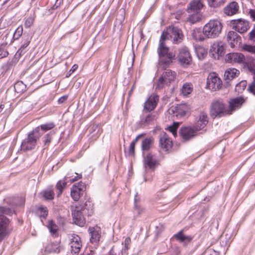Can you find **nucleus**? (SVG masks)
Here are the masks:
<instances>
[{
	"label": "nucleus",
	"mask_w": 255,
	"mask_h": 255,
	"mask_svg": "<svg viewBox=\"0 0 255 255\" xmlns=\"http://www.w3.org/2000/svg\"><path fill=\"white\" fill-rule=\"evenodd\" d=\"M93 204L89 200L76 206L72 210L73 221L75 224L83 227L86 223L85 216H89L93 213Z\"/></svg>",
	"instance_id": "f257e3e1"
},
{
	"label": "nucleus",
	"mask_w": 255,
	"mask_h": 255,
	"mask_svg": "<svg viewBox=\"0 0 255 255\" xmlns=\"http://www.w3.org/2000/svg\"><path fill=\"white\" fill-rule=\"evenodd\" d=\"M14 213L9 207L0 206V242L9 234L10 221L6 215L11 216Z\"/></svg>",
	"instance_id": "f03ea898"
},
{
	"label": "nucleus",
	"mask_w": 255,
	"mask_h": 255,
	"mask_svg": "<svg viewBox=\"0 0 255 255\" xmlns=\"http://www.w3.org/2000/svg\"><path fill=\"white\" fill-rule=\"evenodd\" d=\"M224 100L222 99L214 100L210 107L209 114L213 119L220 118L226 116H230Z\"/></svg>",
	"instance_id": "7ed1b4c3"
},
{
	"label": "nucleus",
	"mask_w": 255,
	"mask_h": 255,
	"mask_svg": "<svg viewBox=\"0 0 255 255\" xmlns=\"http://www.w3.org/2000/svg\"><path fill=\"white\" fill-rule=\"evenodd\" d=\"M157 53L159 59V64L163 68L168 67L175 59V54L172 52L169 51V48L163 42L159 43Z\"/></svg>",
	"instance_id": "20e7f679"
},
{
	"label": "nucleus",
	"mask_w": 255,
	"mask_h": 255,
	"mask_svg": "<svg viewBox=\"0 0 255 255\" xmlns=\"http://www.w3.org/2000/svg\"><path fill=\"white\" fill-rule=\"evenodd\" d=\"M42 135L40 132L39 128H35L33 130L29 132L27 136L21 142V149L24 151L31 150L35 147L37 140Z\"/></svg>",
	"instance_id": "39448f33"
},
{
	"label": "nucleus",
	"mask_w": 255,
	"mask_h": 255,
	"mask_svg": "<svg viewBox=\"0 0 255 255\" xmlns=\"http://www.w3.org/2000/svg\"><path fill=\"white\" fill-rule=\"evenodd\" d=\"M223 25L220 20H211L203 27V32L206 38H215L221 33Z\"/></svg>",
	"instance_id": "423d86ee"
},
{
	"label": "nucleus",
	"mask_w": 255,
	"mask_h": 255,
	"mask_svg": "<svg viewBox=\"0 0 255 255\" xmlns=\"http://www.w3.org/2000/svg\"><path fill=\"white\" fill-rule=\"evenodd\" d=\"M176 75L174 71L169 69L163 72L156 82L155 90H160L165 86H169L174 81Z\"/></svg>",
	"instance_id": "0eeeda50"
},
{
	"label": "nucleus",
	"mask_w": 255,
	"mask_h": 255,
	"mask_svg": "<svg viewBox=\"0 0 255 255\" xmlns=\"http://www.w3.org/2000/svg\"><path fill=\"white\" fill-rule=\"evenodd\" d=\"M177 57L180 65L184 68H187L192 62L191 55L186 47H182L179 50Z\"/></svg>",
	"instance_id": "6e6552de"
},
{
	"label": "nucleus",
	"mask_w": 255,
	"mask_h": 255,
	"mask_svg": "<svg viewBox=\"0 0 255 255\" xmlns=\"http://www.w3.org/2000/svg\"><path fill=\"white\" fill-rule=\"evenodd\" d=\"M197 132L194 127H182L179 130V134L184 141H187L195 137Z\"/></svg>",
	"instance_id": "1a4fd4ad"
},
{
	"label": "nucleus",
	"mask_w": 255,
	"mask_h": 255,
	"mask_svg": "<svg viewBox=\"0 0 255 255\" xmlns=\"http://www.w3.org/2000/svg\"><path fill=\"white\" fill-rule=\"evenodd\" d=\"M222 86L221 79L215 73L210 74L207 79V88L215 91L219 90Z\"/></svg>",
	"instance_id": "9d476101"
},
{
	"label": "nucleus",
	"mask_w": 255,
	"mask_h": 255,
	"mask_svg": "<svg viewBox=\"0 0 255 255\" xmlns=\"http://www.w3.org/2000/svg\"><path fill=\"white\" fill-rule=\"evenodd\" d=\"M231 24L233 29L241 33L246 32L250 28L249 21L243 18L232 20Z\"/></svg>",
	"instance_id": "9b49d317"
},
{
	"label": "nucleus",
	"mask_w": 255,
	"mask_h": 255,
	"mask_svg": "<svg viewBox=\"0 0 255 255\" xmlns=\"http://www.w3.org/2000/svg\"><path fill=\"white\" fill-rule=\"evenodd\" d=\"M85 189L86 185L82 182H79L74 184L71 189V197L74 201H78L81 196L83 194Z\"/></svg>",
	"instance_id": "f8f14e48"
},
{
	"label": "nucleus",
	"mask_w": 255,
	"mask_h": 255,
	"mask_svg": "<svg viewBox=\"0 0 255 255\" xmlns=\"http://www.w3.org/2000/svg\"><path fill=\"white\" fill-rule=\"evenodd\" d=\"M184 35L182 30L177 27H169V37L174 44L181 43L184 39Z\"/></svg>",
	"instance_id": "ddd939ff"
},
{
	"label": "nucleus",
	"mask_w": 255,
	"mask_h": 255,
	"mask_svg": "<svg viewBox=\"0 0 255 255\" xmlns=\"http://www.w3.org/2000/svg\"><path fill=\"white\" fill-rule=\"evenodd\" d=\"M245 103V99L242 96L230 99L228 107L229 115H232L237 110L240 109Z\"/></svg>",
	"instance_id": "4468645a"
},
{
	"label": "nucleus",
	"mask_w": 255,
	"mask_h": 255,
	"mask_svg": "<svg viewBox=\"0 0 255 255\" xmlns=\"http://www.w3.org/2000/svg\"><path fill=\"white\" fill-rule=\"evenodd\" d=\"M158 101V95L155 94L151 95L144 103L143 111L147 112L153 111L156 108Z\"/></svg>",
	"instance_id": "2eb2a0df"
},
{
	"label": "nucleus",
	"mask_w": 255,
	"mask_h": 255,
	"mask_svg": "<svg viewBox=\"0 0 255 255\" xmlns=\"http://www.w3.org/2000/svg\"><path fill=\"white\" fill-rule=\"evenodd\" d=\"M69 245L71 248V253L73 255L78 254L82 246V242L80 237L77 235H74L70 239Z\"/></svg>",
	"instance_id": "dca6fc26"
},
{
	"label": "nucleus",
	"mask_w": 255,
	"mask_h": 255,
	"mask_svg": "<svg viewBox=\"0 0 255 255\" xmlns=\"http://www.w3.org/2000/svg\"><path fill=\"white\" fill-rule=\"evenodd\" d=\"M143 166L145 168H148L151 170H154L158 164V162L155 155L148 153L143 158Z\"/></svg>",
	"instance_id": "f3484780"
},
{
	"label": "nucleus",
	"mask_w": 255,
	"mask_h": 255,
	"mask_svg": "<svg viewBox=\"0 0 255 255\" xmlns=\"http://www.w3.org/2000/svg\"><path fill=\"white\" fill-rule=\"evenodd\" d=\"M208 123V117L207 114L202 112L200 113L198 120L194 127L198 131L203 129Z\"/></svg>",
	"instance_id": "a211bd4d"
},
{
	"label": "nucleus",
	"mask_w": 255,
	"mask_h": 255,
	"mask_svg": "<svg viewBox=\"0 0 255 255\" xmlns=\"http://www.w3.org/2000/svg\"><path fill=\"white\" fill-rule=\"evenodd\" d=\"M245 59V56L240 53H230L226 56V61L230 63H241Z\"/></svg>",
	"instance_id": "6ab92c4d"
},
{
	"label": "nucleus",
	"mask_w": 255,
	"mask_h": 255,
	"mask_svg": "<svg viewBox=\"0 0 255 255\" xmlns=\"http://www.w3.org/2000/svg\"><path fill=\"white\" fill-rule=\"evenodd\" d=\"M210 51L217 54L218 58L219 56H222L225 54V45L221 41L215 42L211 46Z\"/></svg>",
	"instance_id": "aec40b11"
},
{
	"label": "nucleus",
	"mask_w": 255,
	"mask_h": 255,
	"mask_svg": "<svg viewBox=\"0 0 255 255\" xmlns=\"http://www.w3.org/2000/svg\"><path fill=\"white\" fill-rule=\"evenodd\" d=\"M88 231L91 236L90 239V242L92 243H98L101 238V228L98 226L89 227Z\"/></svg>",
	"instance_id": "412c9836"
},
{
	"label": "nucleus",
	"mask_w": 255,
	"mask_h": 255,
	"mask_svg": "<svg viewBox=\"0 0 255 255\" xmlns=\"http://www.w3.org/2000/svg\"><path fill=\"white\" fill-rule=\"evenodd\" d=\"M239 6L238 3L235 1L230 2L224 8L225 14L228 16H232L236 14L239 11Z\"/></svg>",
	"instance_id": "4be33fe9"
},
{
	"label": "nucleus",
	"mask_w": 255,
	"mask_h": 255,
	"mask_svg": "<svg viewBox=\"0 0 255 255\" xmlns=\"http://www.w3.org/2000/svg\"><path fill=\"white\" fill-rule=\"evenodd\" d=\"M204 4L201 0H193L190 1L188 7V12H200Z\"/></svg>",
	"instance_id": "5701e85b"
},
{
	"label": "nucleus",
	"mask_w": 255,
	"mask_h": 255,
	"mask_svg": "<svg viewBox=\"0 0 255 255\" xmlns=\"http://www.w3.org/2000/svg\"><path fill=\"white\" fill-rule=\"evenodd\" d=\"M159 144L161 147L165 151L168 150L172 146V142L166 133L160 136Z\"/></svg>",
	"instance_id": "b1692460"
},
{
	"label": "nucleus",
	"mask_w": 255,
	"mask_h": 255,
	"mask_svg": "<svg viewBox=\"0 0 255 255\" xmlns=\"http://www.w3.org/2000/svg\"><path fill=\"white\" fill-rule=\"evenodd\" d=\"M240 74L239 70L235 68H230L225 71L224 78L227 85H229V81L238 77Z\"/></svg>",
	"instance_id": "393cba45"
},
{
	"label": "nucleus",
	"mask_w": 255,
	"mask_h": 255,
	"mask_svg": "<svg viewBox=\"0 0 255 255\" xmlns=\"http://www.w3.org/2000/svg\"><path fill=\"white\" fill-rule=\"evenodd\" d=\"M174 238L178 241L184 244H187L191 242L193 237L192 236H186L184 234V230H181L174 235Z\"/></svg>",
	"instance_id": "a878e982"
},
{
	"label": "nucleus",
	"mask_w": 255,
	"mask_h": 255,
	"mask_svg": "<svg viewBox=\"0 0 255 255\" xmlns=\"http://www.w3.org/2000/svg\"><path fill=\"white\" fill-rule=\"evenodd\" d=\"M227 39L230 43L232 47L235 46L238 42H240L241 37L236 31H229L227 34Z\"/></svg>",
	"instance_id": "bb28decb"
},
{
	"label": "nucleus",
	"mask_w": 255,
	"mask_h": 255,
	"mask_svg": "<svg viewBox=\"0 0 255 255\" xmlns=\"http://www.w3.org/2000/svg\"><path fill=\"white\" fill-rule=\"evenodd\" d=\"M189 108L186 104L179 105L175 108V112L176 115H179L181 117L185 115L187 112H188Z\"/></svg>",
	"instance_id": "cd10ccee"
},
{
	"label": "nucleus",
	"mask_w": 255,
	"mask_h": 255,
	"mask_svg": "<svg viewBox=\"0 0 255 255\" xmlns=\"http://www.w3.org/2000/svg\"><path fill=\"white\" fill-rule=\"evenodd\" d=\"M153 143V139L152 137L146 138L141 142V150L143 154L144 152L148 151Z\"/></svg>",
	"instance_id": "c85d7f7f"
},
{
	"label": "nucleus",
	"mask_w": 255,
	"mask_h": 255,
	"mask_svg": "<svg viewBox=\"0 0 255 255\" xmlns=\"http://www.w3.org/2000/svg\"><path fill=\"white\" fill-rule=\"evenodd\" d=\"M192 37L195 40L203 41L205 38V35L203 32V29L196 28L193 30L192 32Z\"/></svg>",
	"instance_id": "c756f323"
},
{
	"label": "nucleus",
	"mask_w": 255,
	"mask_h": 255,
	"mask_svg": "<svg viewBox=\"0 0 255 255\" xmlns=\"http://www.w3.org/2000/svg\"><path fill=\"white\" fill-rule=\"evenodd\" d=\"M156 120V116L152 113L148 114L144 119L141 120V123L143 126L152 125L153 122Z\"/></svg>",
	"instance_id": "7c9ffc66"
},
{
	"label": "nucleus",
	"mask_w": 255,
	"mask_h": 255,
	"mask_svg": "<svg viewBox=\"0 0 255 255\" xmlns=\"http://www.w3.org/2000/svg\"><path fill=\"white\" fill-rule=\"evenodd\" d=\"M14 88V91L16 93L21 94L26 91V86L22 81H17L15 83Z\"/></svg>",
	"instance_id": "2f4dec72"
},
{
	"label": "nucleus",
	"mask_w": 255,
	"mask_h": 255,
	"mask_svg": "<svg viewBox=\"0 0 255 255\" xmlns=\"http://www.w3.org/2000/svg\"><path fill=\"white\" fill-rule=\"evenodd\" d=\"M46 250L49 253H59L61 248L57 243H52L47 246Z\"/></svg>",
	"instance_id": "473e14b6"
},
{
	"label": "nucleus",
	"mask_w": 255,
	"mask_h": 255,
	"mask_svg": "<svg viewBox=\"0 0 255 255\" xmlns=\"http://www.w3.org/2000/svg\"><path fill=\"white\" fill-rule=\"evenodd\" d=\"M202 15L200 12H194L190 14L187 18V21L191 24H194L200 21L201 19Z\"/></svg>",
	"instance_id": "72a5a7b5"
},
{
	"label": "nucleus",
	"mask_w": 255,
	"mask_h": 255,
	"mask_svg": "<svg viewBox=\"0 0 255 255\" xmlns=\"http://www.w3.org/2000/svg\"><path fill=\"white\" fill-rule=\"evenodd\" d=\"M47 227L49 229V232L52 236H56L58 227L55 223L54 221H53L52 220L49 221L47 225Z\"/></svg>",
	"instance_id": "f704fd0d"
},
{
	"label": "nucleus",
	"mask_w": 255,
	"mask_h": 255,
	"mask_svg": "<svg viewBox=\"0 0 255 255\" xmlns=\"http://www.w3.org/2000/svg\"><path fill=\"white\" fill-rule=\"evenodd\" d=\"M55 127V124L53 122H49L44 124L41 125L40 126L37 128H39L40 132H46L49 130L53 129Z\"/></svg>",
	"instance_id": "c9c22d12"
},
{
	"label": "nucleus",
	"mask_w": 255,
	"mask_h": 255,
	"mask_svg": "<svg viewBox=\"0 0 255 255\" xmlns=\"http://www.w3.org/2000/svg\"><path fill=\"white\" fill-rule=\"evenodd\" d=\"M5 32V34L2 38L3 42L1 44L7 47V45L11 44L13 41L12 37H11V35L10 33V31L7 30Z\"/></svg>",
	"instance_id": "e433bc0d"
},
{
	"label": "nucleus",
	"mask_w": 255,
	"mask_h": 255,
	"mask_svg": "<svg viewBox=\"0 0 255 255\" xmlns=\"http://www.w3.org/2000/svg\"><path fill=\"white\" fill-rule=\"evenodd\" d=\"M226 0H207L208 4L210 7L217 8L223 5Z\"/></svg>",
	"instance_id": "4c0bfd02"
},
{
	"label": "nucleus",
	"mask_w": 255,
	"mask_h": 255,
	"mask_svg": "<svg viewBox=\"0 0 255 255\" xmlns=\"http://www.w3.org/2000/svg\"><path fill=\"white\" fill-rule=\"evenodd\" d=\"M48 211L46 207L41 206L37 209V214L40 218L45 219L48 215Z\"/></svg>",
	"instance_id": "58836bf2"
},
{
	"label": "nucleus",
	"mask_w": 255,
	"mask_h": 255,
	"mask_svg": "<svg viewBox=\"0 0 255 255\" xmlns=\"http://www.w3.org/2000/svg\"><path fill=\"white\" fill-rule=\"evenodd\" d=\"M42 196L46 200H51L54 199L55 194L53 190L47 189L41 193Z\"/></svg>",
	"instance_id": "ea45409f"
},
{
	"label": "nucleus",
	"mask_w": 255,
	"mask_h": 255,
	"mask_svg": "<svg viewBox=\"0 0 255 255\" xmlns=\"http://www.w3.org/2000/svg\"><path fill=\"white\" fill-rule=\"evenodd\" d=\"M30 42V38L28 36L23 41V43L21 45L20 48L18 50V52H19L20 55L23 54L25 53V48L28 46Z\"/></svg>",
	"instance_id": "a19ab883"
},
{
	"label": "nucleus",
	"mask_w": 255,
	"mask_h": 255,
	"mask_svg": "<svg viewBox=\"0 0 255 255\" xmlns=\"http://www.w3.org/2000/svg\"><path fill=\"white\" fill-rule=\"evenodd\" d=\"M23 33V27L20 25L15 30L12 37L13 41L18 39L22 35Z\"/></svg>",
	"instance_id": "79ce46f5"
},
{
	"label": "nucleus",
	"mask_w": 255,
	"mask_h": 255,
	"mask_svg": "<svg viewBox=\"0 0 255 255\" xmlns=\"http://www.w3.org/2000/svg\"><path fill=\"white\" fill-rule=\"evenodd\" d=\"M66 180V177L64 178V180L63 181L60 180L56 184V188L59 190V193L58 196H59L63 192V190L64 187L66 185V182L65 180Z\"/></svg>",
	"instance_id": "37998d69"
},
{
	"label": "nucleus",
	"mask_w": 255,
	"mask_h": 255,
	"mask_svg": "<svg viewBox=\"0 0 255 255\" xmlns=\"http://www.w3.org/2000/svg\"><path fill=\"white\" fill-rule=\"evenodd\" d=\"M247 86L246 81H242L236 85L235 90L238 93H242Z\"/></svg>",
	"instance_id": "c03bdc74"
},
{
	"label": "nucleus",
	"mask_w": 255,
	"mask_h": 255,
	"mask_svg": "<svg viewBox=\"0 0 255 255\" xmlns=\"http://www.w3.org/2000/svg\"><path fill=\"white\" fill-rule=\"evenodd\" d=\"M179 124L180 123L178 122H174L172 125L168 127L169 131H170L174 136L177 135V130Z\"/></svg>",
	"instance_id": "a18cd8bd"
},
{
	"label": "nucleus",
	"mask_w": 255,
	"mask_h": 255,
	"mask_svg": "<svg viewBox=\"0 0 255 255\" xmlns=\"http://www.w3.org/2000/svg\"><path fill=\"white\" fill-rule=\"evenodd\" d=\"M92 130L90 133L92 134V135H96L98 136L102 132L101 128L98 125H93L90 130Z\"/></svg>",
	"instance_id": "49530a36"
},
{
	"label": "nucleus",
	"mask_w": 255,
	"mask_h": 255,
	"mask_svg": "<svg viewBox=\"0 0 255 255\" xmlns=\"http://www.w3.org/2000/svg\"><path fill=\"white\" fill-rule=\"evenodd\" d=\"M242 48L244 51L255 54V45L244 44Z\"/></svg>",
	"instance_id": "de8ad7c7"
},
{
	"label": "nucleus",
	"mask_w": 255,
	"mask_h": 255,
	"mask_svg": "<svg viewBox=\"0 0 255 255\" xmlns=\"http://www.w3.org/2000/svg\"><path fill=\"white\" fill-rule=\"evenodd\" d=\"M169 27L167 29L166 31H163L160 36V39L159 40V43L161 42L165 43V40L169 39Z\"/></svg>",
	"instance_id": "09e8293b"
},
{
	"label": "nucleus",
	"mask_w": 255,
	"mask_h": 255,
	"mask_svg": "<svg viewBox=\"0 0 255 255\" xmlns=\"http://www.w3.org/2000/svg\"><path fill=\"white\" fill-rule=\"evenodd\" d=\"M6 48V46L0 44V59L5 57L8 55Z\"/></svg>",
	"instance_id": "8fccbe9b"
},
{
	"label": "nucleus",
	"mask_w": 255,
	"mask_h": 255,
	"mask_svg": "<svg viewBox=\"0 0 255 255\" xmlns=\"http://www.w3.org/2000/svg\"><path fill=\"white\" fill-rule=\"evenodd\" d=\"M184 95H187L192 92V89L188 84H184L181 89Z\"/></svg>",
	"instance_id": "3c124183"
},
{
	"label": "nucleus",
	"mask_w": 255,
	"mask_h": 255,
	"mask_svg": "<svg viewBox=\"0 0 255 255\" xmlns=\"http://www.w3.org/2000/svg\"><path fill=\"white\" fill-rule=\"evenodd\" d=\"M247 68L249 72L251 73L252 75H253V79L254 80L255 78V66L254 65L248 63L247 64Z\"/></svg>",
	"instance_id": "603ef678"
},
{
	"label": "nucleus",
	"mask_w": 255,
	"mask_h": 255,
	"mask_svg": "<svg viewBox=\"0 0 255 255\" xmlns=\"http://www.w3.org/2000/svg\"><path fill=\"white\" fill-rule=\"evenodd\" d=\"M248 91L254 96H255V78L252 83L249 85Z\"/></svg>",
	"instance_id": "864d4df0"
},
{
	"label": "nucleus",
	"mask_w": 255,
	"mask_h": 255,
	"mask_svg": "<svg viewBox=\"0 0 255 255\" xmlns=\"http://www.w3.org/2000/svg\"><path fill=\"white\" fill-rule=\"evenodd\" d=\"M123 245H124V247L123 248V249L128 250L130 247L131 245V240L129 237H127L124 243H122Z\"/></svg>",
	"instance_id": "5fc2aeb1"
},
{
	"label": "nucleus",
	"mask_w": 255,
	"mask_h": 255,
	"mask_svg": "<svg viewBox=\"0 0 255 255\" xmlns=\"http://www.w3.org/2000/svg\"><path fill=\"white\" fill-rule=\"evenodd\" d=\"M249 40L253 43H255V24L252 30L249 33Z\"/></svg>",
	"instance_id": "6e6d98bb"
},
{
	"label": "nucleus",
	"mask_w": 255,
	"mask_h": 255,
	"mask_svg": "<svg viewBox=\"0 0 255 255\" xmlns=\"http://www.w3.org/2000/svg\"><path fill=\"white\" fill-rule=\"evenodd\" d=\"M135 144H133V143H130L129 149H128V154L129 155L134 156L135 154Z\"/></svg>",
	"instance_id": "4d7b16f0"
},
{
	"label": "nucleus",
	"mask_w": 255,
	"mask_h": 255,
	"mask_svg": "<svg viewBox=\"0 0 255 255\" xmlns=\"http://www.w3.org/2000/svg\"><path fill=\"white\" fill-rule=\"evenodd\" d=\"M44 137L45 138V140H44V146H48L51 141V137L50 136V133H47L45 135Z\"/></svg>",
	"instance_id": "13d9d810"
},
{
	"label": "nucleus",
	"mask_w": 255,
	"mask_h": 255,
	"mask_svg": "<svg viewBox=\"0 0 255 255\" xmlns=\"http://www.w3.org/2000/svg\"><path fill=\"white\" fill-rule=\"evenodd\" d=\"M33 23V18L29 17L25 21L24 25L27 28H29Z\"/></svg>",
	"instance_id": "bf43d9fd"
},
{
	"label": "nucleus",
	"mask_w": 255,
	"mask_h": 255,
	"mask_svg": "<svg viewBox=\"0 0 255 255\" xmlns=\"http://www.w3.org/2000/svg\"><path fill=\"white\" fill-rule=\"evenodd\" d=\"M63 3V0H56L54 4L52 6V9H56L58 8Z\"/></svg>",
	"instance_id": "052dcab7"
},
{
	"label": "nucleus",
	"mask_w": 255,
	"mask_h": 255,
	"mask_svg": "<svg viewBox=\"0 0 255 255\" xmlns=\"http://www.w3.org/2000/svg\"><path fill=\"white\" fill-rule=\"evenodd\" d=\"M207 255H219V253L212 249H209L206 251Z\"/></svg>",
	"instance_id": "680f3d73"
},
{
	"label": "nucleus",
	"mask_w": 255,
	"mask_h": 255,
	"mask_svg": "<svg viewBox=\"0 0 255 255\" xmlns=\"http://www.w3.org/2000/svg\"><path fill=\"white\" fill-rule=\"evenodd\" d=\"M67 98H68V96H67V95H64L63 96H62L61 97L59 98V99L58 100V104H61L64 103L67 100Z\"/></svg>",
	"instance_id": "e2e57ef3"
},
{
	"label": "nucleus",
	"mask_w": 255,
	"mask_h": 255,
	"mask_svg": "<svg viewBox=\"0 0 255 255\" xmlns=\"http://www.w3.org/2000/svg\"><path fill=\"white\" fill-rule=\"evenodd\" d=\"M251 17L254 21L255 20V9H251L249 11Z\"/></svg>",
	"instance_id": "0e129e2a"
},
{
	"label": "nucleus",
	"mask_w": 255,
	"mask_h": 255,
	"mask_svg": "<svg viewBox=\"0 0 255 255\" xmlns=\"http://www.w3.org/2000/svg\"><path fill=\"white\" fill-rule=\"evenodd\" d=\"M144 133H141L139 135H138L132 141H131V143H133V144H135L137 142V141H138V140L142 136H144Z\"/></svg>",
	"instance_id": "69168bd1"
},
{
	"label": "nucleus",
	"mask_w": 255,
	"mask_h": 255,
	"mask_svg": "<svg viewBox=\"0 0 255 255\" xmlns=\"http://www.w3.org/2000/svg\"><path fill=\"white\" fill-rule=\"evenodd\" d=\"M78 65L77 64H74L72 67L71 68V69L70 70L69 72L71 73H73L77 68H78Z\"/></svg>",
	"instance_id": "338daca9"
},
{
	"label": "nucleus",
	"mask_w": 255,
	"mask_h": 255,
	"mask_svg": "<svg viewBox=\"0 0 255 255\" xmlns=\"http://www.w3.org/2000/svg\"><path fill=\"white\" fill-rule=\"evenodd\" d=\"M108 255H119V254L116 253L113 249V248H112L109 251Z\"/></svg>",
	"instance_id": "774afa93"
}]
</instances>
